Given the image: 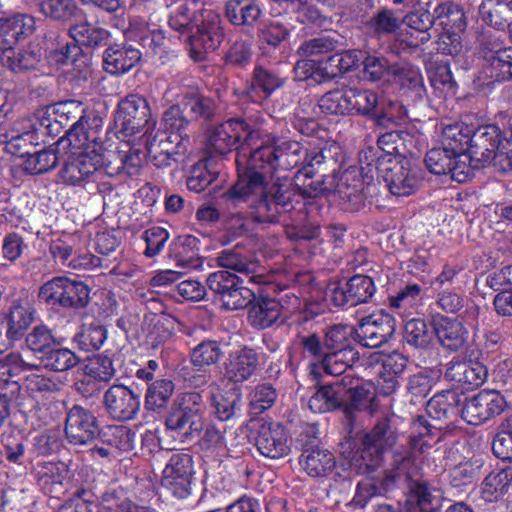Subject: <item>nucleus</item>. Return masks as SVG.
Here are the masks:
<instances>
[{
    "label": "nucleus",
    "mask_w": 512,
    "mask_h": 512,
    "mask_svg": "<svg viewBox=\"0 0 512 512\" xmlns=\"http://www.w3.org/2000/svg\"><path fill=\"white\" fill-rule=\"evenodd\" d=\"M301 147L297 141L279 140L266 137L262 146L257 147L248 155L245 147L236 157L238 181L229 191V196L238 200H254L259 209L266 208L276 213L289 211L293 208L291 201L298 195L292 182L286 177L278 178L268 188L264 174L258 169L271 172L276 169L288 170L296 167L301 160Z\"/></svg>",
    "instance_id": "1"
},
{
    "label": "nucleus",
    "mask_w": 512,
    "mask_h": 512,
    "mask_svg": "<svg viewBox=\"0 0 512 512\" xmlns=\"http://www.w3.org/2000/svg\"><path fill=\"white\" fill-rule=\"evenodd\" d=\"M103 120L97 115H82L67 132L58 140V149L68 154L65 164L60 170V180L73 187L86 188L95 183L99 176H114L119 173L113 168L114 134L99 137Z\"/></svg>",
    "instance_id": "2"
},
{
    "label": "nucleus",
    "mask_w": 512,
    "mask_h": 512,
    "mask_svg": "<svg viewBox=\"0 0 512 512\" xmlns=\"http://www.w3.org/2000/svg\"><path fill=\"white\" fill-rule=\"evenodd\" d=\"M471 154L473 170L485 164H492L502 172L512 170V130L510 137L502 138L496 125L472 127Z\"/></svg>",
    "instance_id": "3"
},
{
    "label": "nucleus",
    "mask_w": 512,
    "mask_h": 512,
    "mask_svg": "<svg viewBox=\"0 0 512 512\" xmlns=\"http://www.w3.org/2000/svg\"><path fill=\"white\" fill-rule=\"evenodd\" d=\"M266 137L273 136L263 133L244 120L230 119L213 129L208 138V145L218 154L229 153L235 147L238 154L245 147L248 155H251L252 151L262 146V140Z\"/></svg>",
    "instance_id": "4"
},
{
    "label": "nucleus",
    "mask_w": 512,
    "mask_h": 512,
    "mask_svg": "<svg viewBox=\"0 0 512 512\" xmlns=\"http://www.w3.org/2000/svg\"><path fill=\"white\" fill-rule=\"evenodd\" d=\"M364 76L372 82L397 83L407 88L415 97L421 98L425 92L423 77L418 67L411 64L391 65L382 55L369 54L363 60Z\"/></svg>",
    "instance_id": "5"
},
{
    "label": "nucleus",
    "mask_w": 512,
    "mask_h": 512,
    "mask_svg": "<svg viewBox=\"0 0 512 512\" xmlns=\"http://www.w3.org/2000/svg\"><path fill=\"white\" fill-rule=\"evenodd\" d=\"M379 104L377 93L369 89L346 87L324 94L319 100L323 113L371 115Z\"/></svg>",
    "instance_id": "6"
},
{
    "label": "nucleus",
    "mask_w": 512,
    "mask_h": 512,
    "mask_svg": "<svg viewBox=\"0 0 512 512\" xmlns=\"http://www.w3.org/2000/svg\"><path fill=\"white\" fill-rule=\"evenodd\" d=\"M34 30L35 19L28 14H16L10 18L0 19V59L4 66L14 72L29 68L27 55L16 51L12 46L21 36H28Z\"/></svg>",
    "instance_id": "7"
},
{
    "label": "nucleus",
    "mask_w": 512,
    "mask_h": 512,
    "mask_svg": "<svg viewBox=\"0 0 512 512\" xmlns=\"http://www.w3.org/2000/svg\"><path fill=\"white\" fill-rule=\"evenodd\" d=\"M106 134H113V132H107ZM115 135L114 149V161L112 163L113 168H118L125 171L128 175H136L139 169L142 167L147 157L152 158L157 166H165L162 164L164 160L163 152L157 144V136L153 139H141L143 147L141 145L136 146L131 144L130 141L121 139L117 133Z\"/></svg>",
    "instance_id": "8"
},
{
    "label": "nucleus",
    "mask_w": 512,
    "mask_h": 512,
    "mask_svg": "<svg viewBox=\"0 0 512 512\" xmlns=\"http://www.w3.org/2000/svg\"><path fill=\"white\" fill-rule=\"evenodd\" d=\"M203 400L198 392L180 394L166 419L167 429L183 437L198 435L203 429Z\"/></svg>",
    "instance_id": "9"
},
{
    "label": "nucleus",
    "mask_w": 512,
    "mask_h": 512,
    "mask_svg": "<svg viewBox=\"0 0 512 512\" xmlns=\"http://www.w3.org/2000/svg\"><path fill=\"white\" fill-rule=\"evenodd\" d=\"M472 126L465 123L446 125L442 131L441 144L457 158L456 182L463 183L473 175L471 154Z\"/></svg>",
    "instance_id": "10"
},
{
    "label": "nucleus",
    "mask_w": 512,
    "mask_h": 512,
    "mask_svg": "<svg viewBox=\"0 0 512 512\" xmlns=\"http://www.w3.org/2000/svg\"><path fill=\"white\" fill-rule=\"evenodd\" d=\"M115 123L119 136H133L145 129L141 139L154 137L152 133L156 123L150 120V109L146 100L139 96L130 95L119 103Z\"/></svg>",
    "instance_id": "11"
},
{
    "label": "nucleus",
    "mask_w": 512,
    "mask_h": 512,
    "mask_svg": "<svg viewBox=\"0 0 512 512\" xmlns=\"http://www.w3.org/2000/svg\"><path fill=\"white\" fill-rule=\"evenodd\" d=\"M434 24L442 28L436 45L442 54L456 55L461 49V34L466 28L462 9L453 3H442L434 9Z\"/></svg>",
    "instance_id": "12"
},
{
    "label": "nucleus",
    "mask_w": 512,
    "mask_h": 512,
    "mask_svg": "<svg viewBox=\"0 0 512 512\" xmlns=\"http://www.w3.org/2000/svg\"><path fill=\"white\" fill-rule=\"evenodd\" d=\"M176 105L171 106L163 114L161 127L164 133H157V144L163 152L164 160L162 164H170L173 155L181 152V146H185L188 141L187 135L183 131L188 125V121L183 116L184 109L180 108L181 103L176 99Z\"/></svg>",
    "instance_id": "13"
},
{
    "label": "nucleus",
    "mask_w": 512,
    "mask_h": 512,
    "mask_svg": "<svg viewBox=\"0 0 512 512\" xmlns=\"http://www.w3.org/2000/svg\"><path fill=\"white\" fill-rule=\"evenodd\" d=\"M194 465L188 453H174L166 463L161 484L178 499L190 496L194 479Z\"/></svg>",
    "instance_id": "14"
},
{
    "label": "nucleus",
    "mask_w": 512,
    "mask_h": 512,
    "mask_svg": "<svg viewBox=\"0 0 512 512\" xmlns=\"http://www.w3.org/2000/svg\"><path fill=\"white\" fill-rule=\"evenodd\" d=\"M507 408V401L499 391L484 389L468 399L461 411L465 422L479 425L501 414Z\"/></svg>",
    "instance_id": "15"
},
{
    "label": "nucleus",
    "mask_w": 512,
    "mask_h": 512,
    "mask_svg": "<svg viewBox=\"0 0 512 512\" xmlns=\"http://www.w3.org/2000/svg\"><path fill=\"white\" fill-rule=\"evenodd\" d=\"M392 442L388 420L383 419L376 424L370 434L365 435L363 449L353 456L352 464L360 470L363 467L366 470H374L379 465L380 454L386 447L391 446Z\"/></svg>",
    "instance_id": "16"
},
{
    "label": "nucleus",
    "mask_w": 512,
    "mask_h": 512,
    "mask_svg": "<svg viewBox=\"0 0 512 512\" xmlns=\"http://www.w3.org/2000/svg\"><path fill=\"white\" fill-rule=\"evenodd\" d=\"M394 330L393 317L384 311H379L362 319L355 329V336L362 346L377 348L387 342Z\"/></svg>",
    "instance_id": "17"
},
{
    "label": "nucleus",
    "mask_w": 512,
    "mask_h": 512,
    "mask_svg": "<svg viewBox=\"0 0 512 512\" xmlns=\"http://www.w3.org/2000/svg\"><path fill=\"white\" fill-rule=\"evenodd\" d=\"M383 177L389 191L396 196L411 195L420 184L418 169L408 159L391 162Z\"/></svg>",
    "instance_id": "18"
},
{
    "label": "nucleus",
    "mask_w": 512,
    "mask_h": 512,
    "mask_svg": "<svg viewBox=\"0 0 512 512\" xmlns=\"http://www.w3.org/2000/svg\"><path fill=\"white\" fill-rule=\"evenodd\" d=\"M256 446L263 456L271 459L283 458L291 451L288 432L279 423H262L258 429Z\"/></svg>",
    "instance_id": "19"
},
{
    "label": "nucleus",
    "mask_w": 512,
    "mask_h": 512,
    "mask_svg": "<svg viewBox=\"0 0 512 512\" xmlns=\"http://www.w3.org/2000/svg\"><path fill=\"white\" fill-rule=\"evenodd\" d=\"M104 405L114 419L131 420L140 409V396L125 385H113L104 394Z\"/></svg>",
    "instance_id": "20"
},
{
    "label": "nucleus",
    "mask_w": 512,
    "mask_h": 512,
    "mask_svg": "<svg viewBox=\"0 0 512 512\" xmlns=\"http://www.w3.org/2000/svg\"><path fill=\"white\" fill-rule=\"evenodd\" d=\"M98 433L95 416L88 410L73 406L67 415L65 434L73 445H85L92 441Z\"/></svg>",
    "instance_id": "21"
},
{
    "label": "nucleus",
    "mask_w": 512,
    "mask_h": 512,
    "mask_svg": "<svg viewBox=\"0 0 512 512\" xmlns=\"http://www.w3.org/2000/svg\"><path fill=\"white\" fill-rule=\"evenodd\" d=\"M223 40L222 28L218 17L213 16L208 23H203L195 35L189 39L190 55L195 61H202L206 55L215 51Z\"/></svg>",
    "instance_id": "22"
},
{
    "label": "nucleus",
    "mask_w": 512,
    "mask_h": 512,
    "mask_svg": "<svg viewBox=\"0 0 512 512\" xmlns=\"http://www.w3.org/2000/svg\"><path fill=\"white\" fill-rule=\"evenodd\" d=\"M487 375V368L478 361H451L445 372L447 380L464 389L481 386Z\"/></svg>",
    "instance_id": "23"
},
{
    "label": "nucleus",
    "mask_w": 512,
    "mask_h": 512,
    "mask_svg": "<svg viewBox=\"0 0 512 512\" xmlns=\"http://www.w3.org/2000/svg\"><path fill=\"white\" fill-rule=\"evenodd\" d=\"M483 57L490 70L489 77L497 81L512 79V46L504 47L498 40L486 43Z\"/></svg>",
    "instance_id": "24"
},
{
    "label": "nucleus",
    "mask_w": 512,
    "mask_h": 512,
    "mask_svg": "<svg viewBox=\"0 0 512 512\" xmlns=\"http://www.w3.org/2000/svg\"><path fill=\"white\" fill-rule=\"evenodd\" d=\"M38 485L44 493L59 497L64 493V480L69 476V470L64 462H43L36 468Z\"/></svg>",
    "instance_id": "25"
},
{
    "label": "nucleus",
    "mask_w": 512,
    "mask_h": 512,
    "mask_svg": "<svg viewBox=\"0 0 512 512\" xmlns=\"http://www.w3.org/2000/svg\"><path fill=\"white\" fill-rule=\"evenodd\" d=\"M258 365L257 353L249 348H242L229 354L225 363V378L234 383L248 380Z\"/></svg>",
    "instance_id": "26"
},
{
    "label": "nucleus",
    "mask_w": 512,
    "mask_h": 512,
    "mask_svg": "<svg viewBox=\"0 0 512 512\" xmlns=\"http://www.w3.org/2000/svg\"><path fill=\"white\" fill-rule=\"evenodd\" d=\"M381 371L377 383L380 394L391 395L398 387V377L403 373L407 365V358L398 352L384 355L381 358Z\"/></svg>",
    "instance_id": "27"
},
{
    "label": "nucleus",
    "mask_w": 512,
    "mask_h": 512,
    "mask_svg": "<svg viewBox=\"0 0 512 512\" xmlns=\"http://www.w3.org/2000/svg\"><path fill=\"white\" fill-rule=\"evenodd\" d=\"M141 59L138 49L115 44L109 46L104 54V68L110 74H124L131 70Z\"/></svg>",
    "instance_id": "28"
},
{
    "label": "nucleus",
    "mask_w": 512,
    "mask_h": 512,
    "mask_svg": "<svg viewBox=\"0 0 512 512\" xmlns=\"http://www.w3.org/2000/svg\"><path fill=\"white\" fill-rule=\"evenodd\" d=\"M34 130L30 121L22 120L13 125L5 133L0 134V145L12 155L22 156L29 153L27 147L34 140Z\"/></svg>",
    "instance_id": "29"
},
{
    "label": "nucleus",
    "mask_w": 512,
    "mask_h": 512,
    "mask_svg": "<svg viewBox=\"0 0 512 512\" xmlns=\"http://www.w3.org/2000/svg\"><path fill=\"white\" fill-rule=\"evenodd\" d=\"M299 464L310 477L319 478L331 473L335 466V458L329 450L313 448L301 454Z\"/></svg>",
    "instance_id": "30"
},
{
    "label": "nucleus",
    "mask_w": 512,
    "mask_h": 512,
    "mask_svg": "<svg viewBox=\"0 0 512 512\" xmlns=\"http://www.w3.org/2000/svg\"><path fill=\"white\" fill-rule=\"evenodd\" d=\"M435 334L445 348L455 351L463 347L468 331L463 324L453 318L442 317L434 324Z\"/></svg>",
    "instance_id": "31"
},
{
    "label": "nucleus",
    "mask_w": 512,
    "mask_h": 512,
    "mask_svg": "<svg viewBox=\"0 0 512 512\" xmlns=\"http://www.w3.org/2000/svg\"><path fill=\"white\" fill-rule=\"evenodd\" d=\"M128 37L139 41L144 47L153 50L159 48L164 42V34L156 23H149L142 17H134L130 20Z\"/></svg>",
    "instance_id": "32"
},
{
    "label": "nucleus",
    "mask_w": 512,
    "mask_h": 512,
    "mask_svg": "<svg viewBox=\"0 0 512 512\" xmlns=\"http://www.w3.org/2000/svg\"><path fill=\"white\" fill-rule=\"evenodd\" d=\"M422 288L418 284H407L396 295L391 296L390 306L404 321L413 315L421 303Z\"/></svg>",
    "instance_id": "33"
},
{
    "label": "nucleus",
    "mask_w": 512,
    "mask_h": 512,
    "mask_svg": "<svg viewBox=\"0 0 512 512\" xmlns=\"http://www.w3.org/2000/svg\"><path fill=\"white\" fill-rule=\"evenodd\" d=\"M282 314V306L275 299H261L249 310V321L252 326L264 329L273 325Z\"/></svg>",
    "instance_id": "34"
},
{
    "label": "nucleus",
    "mask_w": 512,
    "mask_h": 512,
    "mask_svg": "<svg viewBox=\"0 0 512 512\" xmlns=\"http://www.w3.org/2000/svg\"><path fill=\"white\" fill-rule=\"evenodd\" d=\"M211 399L216 416L221 421H226L234 416L241 394L236 385H232L225 392L219 386H215L211 391Z\"/></svg>",
    "instance_id": "35"
},
{
    "label": "nucleus",
    "mask_w": 512,
    "mask_h": 512,
    "mask_svg": "<svg viewBox=\"0 0 512 512\" xmlns=\"http://www.w3.org/2000/svg\"><path fill=\"white\" fill-rule=\"evenodd\" d=\"M343 392L340 384L321 387L309 399V408L315 413L332 411L342 403Z\"/></svg>",
    "instance_id": "36"
},
{
    "label": "nucleus",
    "mask_w": 512,
    "mask_h": 512,
    "mask_svg": "<svg viewBox=\"0 0 512 512\" xmlns=\"http://www.w3.org/2000/svg\"><path fill=\"white\" fill-rule=\"evenodd\" d=\"M261 15L260 7L248 0H230L226 3V16L234 25L253 24Z\"/></svg>",
    "instance_id": "37"
},
{
    "label": "nucleus",
    "mask_w": 512,
    "mask_h": 512,
    "mask_svg": "<svg viewBox=\"0 0 512 512\" xmlns=\"http://www.w3.org/2000/svg\"><path fill=\"white\" fill-rule=\"evenodd\" d=\"M32 308L29 303H18L14 304L8 315V338L14 344L15 341L19 340L24 331L29 327L32 322Z\"/></svg>",
    "instance_id": "38"
},
{
    "label": "nucleus",
    "mask_w": 512,
    "mask_h": 512,
    "mask_svg": "<svg viewBox=\"0 0 512 512\" xmlns=\"http://www.w3.org/2000/svg\"><path fill=\"white\" fill-rule=\"evenodd\" d=\"M441 492L426 482H415L411 486L409 502L416 503L421 512H437Z\"/></svg>",
    "instance_id": "39"
},
{
    "label": "nucleus",
    "mask_w": 512,
    "mask_h": 512,
    "mask_svg": "<svg viewBox=\"0 0 512 512\" xmlns=\"http://www.w3.org/2000/svg\"><path fill=\"white\" fill-rule=\"evenodd\" d=\"M362 58L363 53L359 50H348L331 55L325 59V67L322 68L324 76L333 78L347 72L358 66Z\"/></svg>",
    "instance_id": "40"
},
{
    "label": "nucleus",
    "mask_w": 512,
    "mask_h": 512,
    "mask_svg": "<svg viewBox=\"0 0 512 512\" xmlns=\"http://www.w3.org/2000/svg\"><path fill=\"white\" fill-rule=\"evenodd\" d=\"M425 165L431 173L436 175L450 174L451 178L456 181L457 158H454L453 154L446 151L443 146L442 148H433L427 152Z\"/></svg>",
    "instance_id": "41"
},
{
    "label": "nucleus",
    "mask_w": 512,
    "mask_h": 512,
    "mask_svg": "<svg viewBox=\"0 0 512 512\" xmlns=\"http://www.w3.org/2000/svg\"><path fill=\"white\" fill-rule=\"evenodd\" d=\"M512 481V469L491 472L482 484V497L489 502L497 500L508 490Z\"/></svg>",
    "instance_id": "42"
},
{
    "label": "nucleus",
    "mask_w": 512,
    "mask_h": 512,
    "mask_svg": "<svg viewBox=\"0 0 512 512\" xmlns=\"http://www.w3.org/2000/svg\"><path fill=\"white\" fill-rule=\"evenodd\" d=\"M458 404V394L455 391L446 390L437 393L428 401L426 411L432 419L441 420L454 413Z\"/></svg>",
    "instance_id": "43"
},
{
    "label": "nucleus",
    "mask_w": 512,
    "mask_h": 512,
    "mask_svg": "<svg viewBox=\"0 0 512 512\" xmlns=\"http://www.w3.org/2000/svg\"><path fill=\"white\" fill-rule=\"evenodd\" d=\"M38 5L42 14L55 20L67 21L80 14L74 0H39Z\"/></svg>",
    "instance_id": "44"
},
{
    "label": "nucleus",
    "mask_w": 512,
    "mask_h": 512,
    "mask_svg": "<svg viewBox=\"0 0 512 512\" xmlns=\"http://www.w3.org/2000/svg\"><path fill=\"white\" fill-rule=\"evenodd\" d=\"M41 362L45 368L56 372H65L75 367L79 358L68 348L50 349L43 356H40Z\"/></svg>",
    "instance_id": "45"
},
{
    "label": "nucleus",
    "mask_w": 512,
    "mask_h": 512,
    "mask_svg": "<svg viewBox=\"0 0 512 512\" xmlns=\"http://www.w3.org/2000/svg\"><path fill=\"white\" fill-rule=\"evenodd\" d=\"M219 263L226 269L242 273L249 282L256 284H263L265 282L262 275L253 274L255 269L254 264L247 262L244 258L232 251H223L219 256Z\"/></svg>",
    "instance_id": "46"
},
{
    "label": "nucleus",
    "mask_w": 512,
    "mask_h": 512,
    "mask_svg": "<svg viewBox=\"0 0 512 512\" xmlns=\"http://www.w3.org/2000/svg\"><path fill=\"white\" fill-rule=\"evenodd\" d=\"M63 150L58 149V142L55 149L42 150L34 154H29L25 161V170L30 174H41L54 168L59 161V156Z\"/></svg>",
    "instance_id": "47"
},
{
    "label": "nucleus",
    "mask_w": 512,
    "mask_h": 512,
    "mask_svg": "<svg viewBox=\"0 0 512 512\" xmlns=\"http://www.w3.org/2000/svg\"><path fill=\"white\" fill-rule=\"evenodd\" d=\"M357 359L354 349H342L327 353L322 361L324 371L330 375H340Z\"/></svg>",
    "instance_id": "48"
},
{
    "label": "nucleus",
    "mask_w": 512,
    "mask_h": 512,
    "mask_svg": "<svg viewBox=\"0 0 512 512\" xmlns=\"http://www.w3.org/2000/svg\"><path fill=\"white\" fill-rule=\"evenodd\" d=\"M245 279H241L238 285L225 291L219 296L221 306L226 310H238L245 308L253 299L254 293L243 286Z\"/></svg>",
    "instance_id": "49"
},
{
    "label": "nucleus",
    "mask_w": 512,
    "mask_h": 512,
    "mask_svg": "<svg viewBox=\"0 0 512 512\" xmlns=\"http://www.w3.org/2000/svg\"><path fill=\"white\" fill-rule=\"evenodd\" d=\"M71 37L79 45H99L108 38V31L94 27L87 22H81L72 26L69 30Z\"/></svg>",
    "instance_id": "50"
},
{
    "label": "nucleus",
    "mask_w": 512,
    "mask_h": 512,
    "mask_svg": "<svg viewBox=\"0 0 512 512\" xmlns=\"http://www.w3.org/2000/svg\"><path fill=\"white\" fill-rule=\"evenodd\" d=\"M174 392V384L167 379L157 380L150 385L145 398V406L156 410L166 405Z\"/></svg>",
    "instance_id": "51"
},
{
    "label": "nucleus",
    "mask_w": 512,
    "mask_h": 512,
    "mask_svg": "<svg viewBox=\"0 0 512 512\" xmlns=\"http://www.w3.org/2000/svg\"><path fill=\"white\" fill-rule=\"evenodd\" d=\"M107 338L104 327L99 325L83 326L74 336V342L84 351L98 350Z\"/></svg>",
    "instance_id": "52"
},
{
    "label": "nucleus",
    "mask_w": 512,
    "mask_h": 512,
    "mask_svg": "<svg viewBox=\"0 0 512 512\" xmlns=\"http://www.w3.org/2000/svg\"><path fill=\"white\" fill-rule=\"evenodd\" d=\"M210 159L197 162L191 169L187 178V187L194 192H202L216 178V172L209 168Z\"/></svg>",
    "instance_id": "53"
},
{
    "label": "nucleus",
    "mask_w": 512,
    "mask_h": 512,
    "mask_svg": "<svg viewBox=\"0 0 512 512\" xmlns=\"http://www.w3.org/2000/svg\"><path fill=\"white\" fill-rule=\"evenodd\" d=\"M65 295L63 308H82L89 302L90 289L81 281L65 278Z\"/></svg>",
    "instance_id": "54"
},
{
    "label": "nucleus",
    "mask_w": 512,
    "mask_h": 512,
    "mask_svg": "<svg viewBox=\"0 0 512 512\" xmlns=\"http://www.w3.org/2000/svg\"><path fill=\"white\" fill-rule=\"evenodd\" d=\"M173 88L168 91V99L177 96L179 102L183 106L185 112L189 111L193 116H204L210 115V106L208 101L199 98L194 91H188L185 87L182 89L181 94L173 92Z\"/></svg>",
    "instance_id": "55"
},
{
    "label": "nucleus",
    "mask_w": 512,
    "mask_h": 512,
    "mask_svg": "<svg viewBox=\"0 0 512 512\" xmlns=\"http://www.w3.org/2000/svg\"><path fill=\"white\" fill-rule=\"evenodd\" d=\"M346 284L352 306L367 302L376 290L372 279L366 275H355Z\"/></svg>",
    "instance_id": "56"
},
{
    "label": "nucleus",
    "mask_w": 512,
    "mask_h": 512,
    "mask_svg": "<svg viewBox=\"0 0 512 512\" xmlns=\"http://www.w3.org/2000/svg\"><path fill=\"white\" fill-rule=\"evenodd\" d=\"M404 21L409 29L419 34V38L415 41H410V45L418 46L430 40L428 30L432 25V21L428 11L423 10L412 12L406 16Z\"/></svg>",
    "instance_id": "57"
},
{
    "label": "nucleus",
    "mask_w": 512,
    "mask_h": 512,
    "mask_svg": "<svg viewBox=\"0 0 512 512\" xmlns=\"http://www.w3.org/2000/svg\"><path fill=\"white\" fill-rule=\"evenodd\" d=\"M355 329L349 325H334L326 332L325 347L331 351L352 349L350 347L351 336Z\"/></svg>",
    "instance_id": "58"
},
{
    "label": "nucleus",
    "mask_w": 512,
    "mask_h": 512,
    "mask_svg": "<svg viewBox=\"0 0 512 512\" xmlns=\"http://www.w3.org/2000/svg\"><path fill=\"white\" fill-rule=\"evenodd\" d=\"M32 366L25 362L19 354L12 353L0 359V386L13 381V378L31 369Z\"/></svg>",
    "instance_id": "59"
},
{
    "label": "nucleus",
    "mask_w": 512,
    "mask_h": 512,
    "mask_svg": "<svg viewBox=\"0 0 512 512\" xmlns=\"http://www.w3.org/2000/svg\"><path fill=\"white\" fill-rule=\"evenodd\" d=\"M31 369H26L23 373L24 383L31 392H53L58 389V382L45 377L37 365L30 364Z\"/></svg>",
    "instance_id": "60"
},
{
    "label": "nucleus",
    "mask_w": 512,
    "mask_h": 512,
    "mask_svg": "<svg viewBox=\"0 0 512 512\" xmlns=\"http://www.w3.org/2000/svg\"><path fill=\"white\" fill-rule=\"evenodd\" d=\"M404 338L412 346H426L430 340L426 322L421 318L407 320L404 325Z\"/></svg>",
    "instance_id": "61"
},
{
    "label": "nucleus",
    "mask_w": 512,
    "mask_h": 512,
    "mask_svg": "<svg viewBox=\"0 0 512 512\" xmlns=\"http://www.w3.org/2000/svg\"><path fill=\"white\" fill-rule=\"evenodd\" d=\"M324 63L325 59L322 58H309L299 60L294 67L295 78L300 81L307 79L320 81L321 79L327 78L324 76V71L322 69L325 67Z\"/></svg>",
    "instance_id": "62"
},
{
    "label": "nucleus",
    "mask_w": 512,
    "mask_h": 512,
    "mask_svg": "<svg viewBox=\"0 0 512 512\" xmlns=\"http://www.w3.org/2000/svg\"><path fill=\"white\" fill-rule=\"evenodd\" d=\"M65 278L59 276L44 283L40 288L39 298L49 305L63 307L62 298L65 295Z\"/></svg>",
    "instance_id": "63"
},
{
    "label": "nucleus",
    "mask_w": 512,
    "mask_h": 512,
    "mask_svg": "<svg viewBox=\"0 0 512 512\" xmlns=\"http://www.w3.org/2000/svg\"><path fill=\"white\" fill-rule=\"evenodd\" d=\"M221 351L215 341H206L197 345L191 354V361L194 366H209L218 361Z\"/></svg>",
    "instance_id": "64"
}]
</instances>
